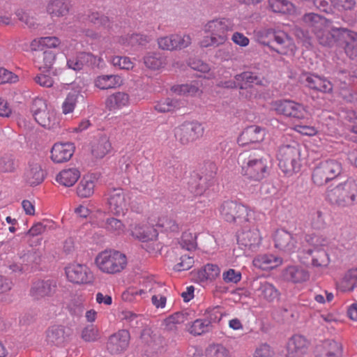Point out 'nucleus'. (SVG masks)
Segmentation results:
<instances>
[{
	"label": "nucleus",
	"mask_w": 357,
	"mask_h": 357,
	"mask_svg": "<svg viewBox=\"0 0 357 357\" xmlns=\"http://www.w3.org/2000/svg\"><path fill=\"white\" fill-rule=\"evenodd\" d=\"M305 84L309 89L324 93H331L333 88L331 81L316 74H307Z\"/></svg>",
	"instance_id": "cd10ccee"
},
{
	"label": "nucleus",
	"mask_w": 357,
	"mask_h": 357,
	"mask_svg": "<svg viewBox=\"0 0 357 357\" xmlns=\"http://www.w3.org/2000/svg\"><path fill=\"white\" fill-rule=\"evenodd\" d=\"M191 40L189 35L172 34L159 38L158 44L163 50L172 51L187 47L191 44Z\"/></svg>",
	"instance_id": "6ab92c4d"
},
{
	"label": "nucleus",
	"mask_w": 357,
	"mask_h": 357,
	"mask_svg": "<svg viewBox=\"0 0 357 357\" xmlns=\"http://www.w3.org/2000/svg\"><path fill=\"white\" fill-rule=\"evenodd\" d=\"M193 264V257L188 255H183L181 257L180 261L174 266V269L176 271H187L192 268Z\"/></svg>",
	"instance_id": "338daca9"
},
{
	"label": "nucleus",
	"mask_w": 357,
	"mask_h": 357,
	"mask_svg": "<svg viewBox=\"0 0 357 357\" xmlns=\"http://www.w3.org/2000/svg\"><path fill=\"white\" fill-rule=\"evenodd\" d=\"M273 241L275 248L282 253L290 255L296 250V240L284 229H277L273 236Z\"/></svg>",
	"instance_id": "f3484780"
},
{
	"label": "nucleus",
	"mask_w": 357,
	"mask_h": 357,
	"mask_svg": "<svg viewBox=\"0 0 357 357\" xmlns=\"http://www.w3.org/2000/svg\"><path fill=\"white\" fill-rule=\"evenodd\" d=\"M112 150L109 137L101 135L95 137L91 143V152L96 158H102Z\"/></svg>",
	"instance_id": "7c9ffc66"
},
{
	"label": "nucleus",
	"mask_w": 357,
	"mask_h": 357,
	"mask_svg": "<svg viewBox=\"0 0 357 357\" xmlns=\"http://www.w3.org/2000/svg\"><path fill=\"white\" fill-rule=\"evenodd\" d=\"M188 321V314L183 312H176L164 321L166 329L172 331L176 328L177 324H181Z\"/></svg>",
	"instance_id": "864d4df0"
},
{
	"label": "nucleus",
	"mask_w": 357,
	"mask_h": 357,
	"mask_svg": "<svg viewBox=\"0 0 357 357\" xmlns=\"http://www.w3.org/2000/svg\"><path fill=\"white\" fill-rule=\"evenodd\" d=\"M262 241L260 231L257 228L243 231L238 236V243L240 245L250 251H256Z\"/></svg>",
	"instance_id": "4be33fe9"
},
{
	"label": "nucleus",
	"mask_w": 357,
	"mask_h": 357,
	"mask_svg": "<svg viewBox=\"0 0 357 357\" xmlns=\"http://www.w3.org/2000/svg\"><path fill=\"white\" fill-rule=\"evenodd\" d=\"M206 357H231L229 351L223 345L213 344L206 350Z\"/></svg>",
	"instance_id": "4d7b16f0"
},
{
	"label": "nucleus",
	"mask_w": 357,
	"mask_h": 357,
	"mask_svg": "<svg viewBox=\"0 0 357 357\" xmlns=\"http://www.w3.org/2000/svg\"><path fill=\"white\" fill-rule=\"evenodd\" d=\"M301 152V145L296 142L280 146L277 158L279 167L284 174L289 176L300 171Z\"/></svg>",
	"instance_id": "39448f33"
},
{
	"label": "nucleus",
	"mask_w": 357,
	"mask_h": 357,
	"mask_svg": "<svg viewBox=\"0 0 357 357\" xmlns=\"http://www.w3.org/2000/svg\"><path fill=\"white\" fill-rule=\"evenodd\" d=\"M70 335V329L62 325H54L47 331V342L53 345L61 346Z\"/></svg>",
	"instance_id": "bb28decb"
},
{
	"label": "nucleus",
	"mask_w": 357,
	"mask_h": 357,
	"mask_svg": "<svg viewBox=\"0 0 357 357\" xmlns=\"http://www.w3.org/2000/svg\"><path fill=\"white\" fill-rule=\"evenodd\" d=\"M235 80L240 89H247L253 84L262 85L263 80L251 72H243L235 76Z\"/></svg>",
	"instance_id": "79ce46f5"
},
{
	"label": "nucleus",
	"mask_w": 357,
	"mask_h": 357,
	"mask_svg": "<svg viewBox=\"0 0 357 357\" xmlns=\"http://www.w3.org/2000/svg\"><path fill=\"white\" fill-rule=\"evenodd\" d=\"M129 341V332L127 330H120L109 337L107 347L111 354H119L128 348Z\"/></svg>",
	"instance_id": "b1692460"
},
{
	"label": "nucleus",
	"mask_w": 357,
	"mask_h": 357,
	"mask_svg": "<svg viewBox=\"0 0 357 357\" xmlns=\"http://www.w3.org/2000/svg\"><path fill=\"white\" fill-rule=\"evenodd\" d=\"M268 7L271 11L290 15L296 13V6L289 0H268Z\"/></svg>",
	"instance_id": "ea45409f"
},
{
	"label": "nucleus",
	"mask_w": 357,
	"mask_h": 357,
	"mask_svg": "<svg viewBox=\"0 0 357 357\" xmlns=\"http://www.w3.org/2000/svg\"><path fill=\"white\" fill-rule=\"evenodd\" d=\"M310 342L303 335H294L289 338L284 350L285 357H303L307 354Z\"/></svg>",
	"instance_id": "dca6fc26"
},
{
	"label": "nucleus",
	"mask_w": 357,
	"mask_h": 357,
	"mask_svg": "<svg viewBox=\"0 0 357 357\" xmlns=\"http://www.w3.org/2000/svg\"><path fill=\"white\" fill-rule=\"evenodd\" d=\"M274 351L272 347L266 344H261L259 345L255 351L253 357H273Z\"/></svg>",
	"instance_id": "774afa93"
},
{
	"label": "nucleus",
	"mask_w": 357,
	"mask_h": 357,
	"mask_svg": "<svg viewBox=\"0 0 357 357\" xmlns=\"http://www.w3.org/2000/svg\"><path fill=\"white\" fill-rule=\"evenodd\" d=\"M342 291H351L357 287V268L349 270L337 284Z\"/></svg>",
	"instance_id": "c03bdc74"
},
{
	"label": "nucleus",
	"mask_w": 357,
	"mask_h": 357,
	"mask_svg": "<svg viewBox=\"0 0 357 357\" xmlns=\"http://www.w3.org/2000/svg\"><path fill=\"white\" fill-rule=\"evenodd\" d=\"M88 20L100 30V33H106L111 28L109 19L97 12L91 13L88 15Z\"/></svg>",
	"instance_id": "49530a36"
},
{
	"label": "nucleus",
	"mask_w": 357,
	"mask_h": 357,
	"mask_svg": "<svg viewBox=\"0 0 357 357\" xmlns=\"http://www.w3.org/2000/svg\"><path fill=\"white\" fill-rule=\"evenodd\" d=\"M112 63L114 66L121 70H130L134 67V63L128 56H116L112 58Z\"/></svg>",
	"instance_id": "052dcab7"
},
{
	"label": "nucleus",
	"mask_w": 357,
	"mask_h": 357,
	"mask_svg": "<svg viewBox=\"0 0 357 357\" xmlns=\"http://www.w3.org/2000/svg\"><path fill=\"white\" fill-rule=\"evenodd\" d=\"M31 112L36 121L45 128H54L59 123L55 111L43 98H36L33 100Z\"/></svg>",
	"instance_id": "9d476101"
},
{
	"label": "nucleus",
	"mask_w": 357,
	"mask_h": 357,
	"mask_svg": "<svg viewBox=\"0 0 357 357\" xmlns=\"http://www.w3.org/2000/svg\"><path fill=\"white\" fill-rule=\"evenodd\" d=\"M56 289V282L53 280H39L33 283L30 294L35 299H40L45 296H51Z\"/></svg>",
	"instance_id": "c85d7f7f"
},
{
	"label": "nucleus",
	"mask_w": 357,
	"mask_h": 357,
	"mask_svg": "<svg viewBox=\"0 0 357 357\" xmlns=\"http://www.w3.org/2000/svg\"><path fill=\"white\" fill-rule=\"evenodd\" d=\"M23 179L26 183L31 186L40 184L44 180V173L40 164L29 162L24 170Z\"/></svg>",
	"instance_id": "2f4dec72"
},
{
	"label": "nucleus",
	"mask_w": 357,
	"mask_h": 357,
	"mask_svg": "<svg viewBox=\"0 0 357 357\" xmlns=\"http://www.w3.org/2000/svg\"><path fill=\"white\" fill-rule=\"evenodd\" d=\"M81 337L85 342H95L99 338V331L93 325L87 326L82 330Z\"/></svg>",
	"instance_id": "e2e57ef3"
},
{
	"label": "nucleus",
	"mask_w": 357,
	"mask_h": 357,
	"mask_svg": "<svg viewBox=\"0 0 357 357\" xmlns=\"http://www.w3.org/2000/svg\"><path fill=\"white\" fill-rule=\"evenodd\" d=\"M65 274L68 281L75 284H92L95 280L92 271L84 264H68L65 267Z\"/></svg>",
	"instance_id": "f8f14e48"
},
{
	"label": "nucleus",
	"mask_w": 357,
	"mask_h": 357,
	"mask_svg": "<svg viewBox=\"0 0 357 357\" xmlns=\"http://www.w3.org/2000/svg\"><path fill=\"white\" fill-rule=\"evenodd\" d=\"M80 95L77 91L68 93L61 105L62 113L65 115L71 114L75 110Z\"/></svg>",
	"instance_id": "3c124183"
},
{
	"label": "nucleus",
	"mask_w": 357,
	"mask_h": 357,
	"mask_svg": "<svg viewBox=\"0 0 357 357\" xmlns=\"http://www.w3.org/2000/svg\"><path fill=\"white\" fill-rule=\"evenodd\" d=\"M102 61V59L100 57H97L91 53L80 52L76 56L68 59L67 66L74 70H79L84 66L98 65Z\"/></svg>",
	"instance_id": "a878e982"
},
{
	"label": "nucleus",
	"mask_w": 357,
	"mask_h": 357,
	"mask_svg": "<svg viewBox=\"0 0 357 357\" xmlns=\"http://www.w3.org/2000/svg\"><path fill=\"white\" fill-rule=\"evenodd\" d=\"M284 279L294 284L303 283L310 278L307 270L301 266L292 265L287 266L282 273Z\"/></svg>",
	"instance_id": "c756f323"
},
{
	"label": "nucleus",
	"mask_w": 357,
	"mask_h": 357,
	"mask_svg": "<svg viewBox=\"0 0 357 357\" xmlns=\"http://www.w3.org/2000/svg\"><path fill=\"white\" fill-rule=\"evenodd\" d=\"M149 220L153 222L154 226L163 229L166 231H178L179 226L176 220L165 213H153Z\"/></svg>",
	"instance_id": "473e14b6"
},
{
	"label": "nucleus",
	"mask_w": 357,
	"mask_h": 357,
	"mask_svg": "<svg viewBox=\"0 0 357 357\" xmlns=\"http://www.w3.org/2000/svg\"><path fill=\"white\" fill-rule=\"evenodd\" d=\"M149 42V38L146 36L141 34H132L131 36L126 37V38H122L120 39L119 43L123 45H135V44L144 45Z\"/></svg>",
	"instance_id": "69168bd1"
},
{
	"label": "nucleus",
	"mask_w": 357,
	"mask_h": 357,
	"mask_svg": "<svg viewBox=\"0 0 357 357\" xmlns=\"http://www.w3.org/2000/svg\"><path fill=\"white\" fill-rule=\"evenodd\" d=\"M95 264L100 271L109 275L121 273L127 266L128 259L125 254L116 250H105L95 258Z\"/></svg>",
	"instance_id": "0eeeda50"
},
{
	"label": "nucleus",
	"mask_w": 357,
	"mask_h": 357,
	"mask_svg": "<svg viewBox=\"0 0 357 357\" xmlns=\"http://www.w3.org/2000/svg\"><path fill=\"white\" fill-rule=\"evenodd\" d=\"M264 130L258 126H251L245 128L239 135L237 142L244 146L250 144L259 143L264 140Z\"/></svg>",
	"instance_id": "393cba45"
},
{
	"label": "nucleus",
	"mask_w": 357,
	"mask_h": 357,
	"mask_svg": "<svg viewBox=\"0 0 357 357\" xmlns=\"http://www.w3.org/2000/svg\"><path fill=\"white\" fill-rule=\"evenodd\" d=\"M304 22L323 46L335 45L344 47L345 53L353 58L357 53V33L346 28H336L331 21L313 13L303 16Z\"/></svg>",
	"instance_id": "f257e3e1"
},
{
	"label": "nucleus",
	"mask_w": 357,
	"mask_h": 357,
	"mask_svg": "<svg viewBox=\"0 0 357 357\" xmlns=\"http://www.w3.org/2000/svg\"><path fill=\"white\" fill-rule=\"evenodd\" d=\"M80 177V172L76 168L64 169L56 177V181L65 187H71Z\"/></svg>",
	"instance_id": "a19ab883"
},
{
	"label": "nucleus",
	"mask_w": 357,
	"mask_h": 357,
	"mask_svg": "<svg viewBox=\"0 0 357 357\" xmlns=\"http://www.w3.org/2000/svg\"><path fill=\"white\" fill-rule=\"evenodd\" d=\"M61 45V40L56 36H45L36 38L30 43L32 52L43 51L45 49H55Z\"/></svg>",
	"instance_id": "e433bc0d"
},
{
	"label": "nucleus",
	"mask_w": 357,
	"mask_h": 357,
	"mask_svg": "<svg viewBox=\"0 0 357 357\" xmlns=\"http://www.w3.org/2000/svg\"><path fill=\"white\" fill-rule=\"evenodd\" d=\"M203 30L207 35L200 40V46L218 47L228 40V33L232 31V24L229 19L218 17L208 21Z\"/></svg>",
	"instance_id": "7ed1b4c3"
},
{
	"label": "nucleus",
	"mask_w": 357,
	"mask_h": 357,
	"mask_svg": "<svg viewBox=\"0 0 357 357\" xmlns=\"http://www.w3.org/2000/svg\"><path fill=\"white\" fill-rule=\"evenodd\" d=\"M343 347L341 342L328 339L318 343L314 350L315 357H342Z\"/></svg>",
	"instance_id": "aec40b11"
},
{
	"label": "nucleus",
	"mask_w": 357,
	"mask_h": 357,
	"mask_svg": "<svg viewBox=\"0 0 357 357\" xmlns=\"http://www.w3.org/2000/svg\"><path fill=\"white\" fill-rule=\"evenodd\" d=\"M271 109L277 114L298 121L308 119L312 116L307 105L290 99L272 101Z\"/></svg>",
	"instance_id": "6e6552de"
},
{
	"label": "nucleus",
	"mask_w": 357,
	"mask_h": 357,
	"mask_svg": "<svg viewBox=\"0 0 357 357\" xmlns=\"http://www.w3.org/2000/svg\"><path fill=\"white\" fill-rule=\"evenodd\" d=\"M220 273V268L215 264H208L199 273V278L202 280H215Z\"/></svg>",
	"instance_id": "6e6d98bb"
},
{
	"label": "nucleus",
	"mask_w": 357,
	"mask_h": 357,
	"mask_svg": "<svg viewBox=\"0 0 357 357\" xmlns=\"http://www.w3.org/2000/svg\"><path fill=\"white\" fill-rule=\"evenodd\" d=\"M105 212L98 210L92 216L91 224L93 227L102 228L116 236L124 234L126 225L122 220L115 217H109L104 220Z\"/></svg>",
	"instance_id": "4468645a"
},
{
	"label": "nucleus",
	"mask_w": 357,
	"mask_h": 357,
	"mask_svg": "<svg viewBox=\"0 0 357 357\" xmlns=\"http://www.w3.org/2000/svg\"><path fill=\"white\" fill-rule=\"evenodd\" d=\"M211 321L204 319H197L187 324L186 328L192 335H200L211 329Z\"/></svg>",
	"instance_id": "de8ad7c7"
},
{
	"label": "nucleus",
	"mask_w": 357,
	"mask_h": 357,
	"mask_svg": "<svg viewBox=\"0 0 357 357\" xmlns=\"http://www.w3.org/2000/svg\"><path fill=\"white\" fill-rule=\"evenodd\" d=\"M274 45L270 50L282 55H294L296 50L295 43L285 32L278 31L273 33Z\"/></svg>",
	"instance_id": "a211bd4d"
},
{
	"label": "nucleus",
	"mask_w": 357,
	"mask_h": 357,
	"mask_svg": "<svg viewBox=\"0 0 357 357\" xmlns=\"http://www.w3.org/2000/svg\"><path fill=\"white\" fill-rule=\"evenodd\" d=\"M75 147L70 142L55 143L51 149V159L55 163L68 161L75 152Z\"/></svg>",
	"instance_id": "5701e85b"
},
{
	"label": "nucleus",
	"mask_w": 357,
	"mask_h": 357,
	"mask_svg": "<svg viewBox=\"0 0 357 357\" xmlns=\"http://www.w3.org/2000/svg\"><path fill=\"white\" fill-rule=\"evenodd\" d=\"M325 199L340 208L353 206L357 201V179L350 177L337 185L328 186L325 192Z\"/></svg>",
	"instance_id": "f03ea898"
},
{
	"label": "nucleus",
	"mask_w": 357,
	"mask_h": 357,
	"mask_svg": "<svg viewBox=\"0 0 357 357\" xmlns=\"http://www.w3.org/2000/svg\"><path fill=\"white\" fill-rule=\"evenodd\" d=\"M96 179L93 175H86L82 177L77 187V194L82 198H87L94 193Z\"/></svg>",
	"instance_id": "58836bf2"
},
{
	"label": "nucleus",
	"mask_w": 357,
	"mask_h": 357,
	"mask_svg": "<svg viewBox=\"0 0 357 357\" xmlns=\"http://www.w3.org/2000/svg\"><path fill=\"white\" fill-rule=\"evenodd\" d=\"M218 211L222 220L229 223L238 225L251 222L255 213L248 206L233 200L224 201L220 205Z\"/></svg>",
	"instance_id": "423d86ee"
},
{
	"label": "nucleus",
	"mask_w": 357,
	"mask_h": 357,
	"mask_svg": "<svg viewBox=\"0 0 357 357\" xmlns=\"http://www.w3.org/2000/svg\"><path fill=\"white\" fill-rule=\"evenodd\" d=\"M259 296L267 301L271 302L278 296V291L271 283L265 282L261 284L258 289Z\"/></svg>",
	"instance_id": "5fc2aeb1"
},
{
	"label": "nucleus",
	"mask_w": 357,
	"mask_h": 357,
	"mask_svg": "<svg viewBox=\"0 0 357 357\" xmlns=\"http://www.w3.org/2000/svg\"><path fill=\"white\" fill-rule=\"evenodd\" d=\"M121 77L114 75L98 76L95 80V86L101 90L115 88L121 84Z\"/></svg>",
	"instance_id": "37998d69"
},
{
	"label": "nucleus",
	"mask_w": 357,
	"mask_h": 357,
	"mask_svg": "<svg viewBox=\"0 0 357 357\" xmlns=\"http://www.w3.org/2000/svg\"><path fill=\"white\" fill-rule=\"evenodd\" d=\"M18 167V162L14 155L4 153L0 156V172L13 173Z\"/></svg>",
	"instance_id": "8fccbe9b"
},
{
	"label": "nucleus",
	"mask_w": 357,
	"mask_h": 357,
	"mask_svg": "<svg viewBox=\"0 0 357 357\" xmlns=\"http://www.w3.org/2000/svg\"><path fill=\"white\" fill-rule=\"evenodd\" d=\"M204 128L197 121L185 122L175 130V137L183 145H188L200 139Z\"/></svg>",
	"instance_id": "ddd939ff"
},
{
	"label": "nucleus",
	"mask_w": 357,
	"mask_h": 357,
	"mask_svg": "<svg viewBox=\"0 0 357 357\" xmlns=\"http://www.w3.org/2000/svg\"><path fill=\"white\" fill-rule=\"evenodd\" d=\"M331 5L340 12L353 10L356 5V0H331Z\"/></svg>",
	"instance_id": "0e129e2a"
},
{
	"label": "nucleus",
	"mask_w": 357,
	"mask_h": 357,
	"mask_svg": "<svg viewBox=\"0 0 357 357\" xmlns=\"http://www.w3.org/2000/svg\"><path fill=\"white\" fill-rule=\"evenodd\" d=\"M239 160L241 174L245 179L259 182L266 177L268 171L266 158L245 152L240 154Z\"/></svg>",
	"instance_id": "20e7f679"
},
{
	"label": "nucleus",
	"mask_w": 357,
	"mask_h": 357,
	"mask_svg": "<svg viewBox=\"0 0 357 357\" xmlns=\"http://www.w3.org/2000/svg\"><path fill=\"white\" fill-rule=\"evenodd\" d=\"M307 242L312 247V249H324L330 244L328 236L324 234H313L306 238Z\"/></svg>",
	"instance_id": "603ef678"
},
{
	"label": "nucleus",
	"mask_w": 357,
	"mask_h": 357,
	"mask_svg": "<svg viewBox=\"0 0 357 357\" xmlns=\"http://www.w3.org/2000/svg\"><path fill=\"white\" fill-rule=\"evenodd\" d=\"M202 83L199 80H195L188 84L174 86L172 89L178 96H196L202 94Z\"/></svg>",
	"instance_id": "4c0bfd02"
},
{
	"label": "nucleus",
	"mask_w": 357,
	"mask_h": 357,
	"mask_svg": "<svg viewBox=\"0 0 357 357\" xmlns=\"http://www.w3.org/2000/svg\"><path fill=\"white\" fill-rule=\"evenodd\" d=\"M342 171V164L335 160L321 161L314 167L312 172V181L318 187L326 185L338 178Z\"/></svg>",
	"instance_id": "1a4fd4ad"
},
{
	"label": "nucleus",
	"mask_w": 357,
	"mask_h": 357,
	"mask_svg": "<svg viewBox=\"0 0 357 357\" xmlns=\"http://www.w3.org/2000/svg\"><path fill=\"white\" fill-rule=\"evenodd\" d=\"M70 6L69 0H51L47 5L46 10L52 19L59 18L69 13Z\"/></svg>",
	"instance_id": "f704fd0d"
},
{
	"label": "nucleus",
	"mask_w": 357,
	"mask_h": 357,
	"mask_svg": "<svg viewBox=\"0 0 357 357\" xmlns=\"http://www.w3.org/2000/svg\"><path fill=\"white\" fill-rule=\"evenodd\" d=\"M307 253L312 257L313 266L326 267L330 263L329 255L324 249H309Z\"/></svg>",
	"instance_id": "a18cd8bd"
},
{
	"label": "nucleus",
	"mask_w": 357,
	"mask_h": 357,
	"mask_svg": "<svg viewBox=\"0 0 357 357\" xmlns=\"http://www.w3.org/2000/svg\"><path fill=\"white\" fill-rule=\"evenodd\" d=\"M130 196L121 188H112L107 193L109 211L114 216H123L128 211Z\"/></svg>",
	"instance_id": "9b49d317"
},
{
	"label": "nucleus",
	"mask_w": 357,
	"mask_h": 357,
	"mask_svg": "<svg viewBox=\"0 0 357 357\" xmlns=\"http://www.w3.org/2000/svg\"><path fill=\"white\" fill-rule=\"evenodd\" d=\"M131 235L142 242H149L158 239V232L154 227L153 222L136 223L130 225Z\"/></svg>",
	"instance_id": "412c9836"
},
{
	"label": "nucleus",
	"mask_w": 357,
	"mask_h": 357,
	"mask_svg": "<svg viewBox=\"0 0 357 357\" xmlns=\"http://www.w3.org/2000/svg\"><path fill=\"white\" fill-rule=\"evenodd\" d=\"M145 66L151 70H158L162 67L164 62L162 59L155 53H149L144 57Z\"/></svg>",
	"instance_id": "bf43d9fd"
},
{
	"label": "nucleus",
	"mask_w": 357,
	"mask_h": 357,
	"mask_svg": "<svg viewBox=\"0 0 357 357\" xmlns=\"http://www.w3.org/2000/svg\"><path fill=\"white\" fill-rule=\"evenodd\" d=\"M181 248L188 251L195 250L197 247V236L195 234L185 231L183 233L180 241Z\"/></svg>",
	"instance_id": "13d9d810"
},
{
	"label": "nucleus",
	"mask_w": 357,
	"mask_h": 357,
	"mask_svg": "<svg viewBox=\"0 0 357 357\" xmlns=\"http://www.w3.org/2000/svg\"><path fill=\"white\" fill-rule=\"evenodd\" d=\"M283 262L281 257L273 255H260L253 259V265L259 269L267 271L280 266Z\"/></svg>",
	"instance_id": "c9c22d12"
},
{
	"label": "nucleus",
	"mask_w": 357,
	"mask_h": 357,
	"mask_svg": "<svg viewBox=\"0 0 357 357\" xmlns=\"http://www.w3.org/2000/svg\"><path fill=\"white\" fill-rule=\"evenodd\" d=\"M164 287L161 283L157 282L151 279L145 280L140 285L139 289L135 288H129L122 294V298L126 301H132L137 296L142 298L152 297L153 294H155L159 290Z\"/></svg>",
	"instance_id": "2eb2a0df"
},
{
	"label": "nucleus",
	"mask_w": 357,
	"mask_h": 357,
	"mask_svg": "<svg viewBox=\"0 0 357 357\" xmlns=\"http://www.w3.org/2000/svg\"><path fill=\"white\" fill-rule=\"evenodd\" d=\"M130 104V96L124 92H116L109 96L105 100L106 108L113 112L128 107Z\"/></svg>",
	"instance_id": "72a5a7b5"
},
{
	"label": "nucleus",
	"mask_w": 357,
	"mask_h": 357,
	"mask_svg": "<svg viewBox=\"0 0 357 357\" xmlns=\"http://www.w3.org/2000/svg\"><path fill=\"white\" fill-rule=\"evenodd\" d=\"M158 290L159 291L155 294L152 295L151 302L156 308H164L167 302L166 295L167 294V289L164 286L162 289Z\"/></svg>",
	"instance_id": "680f3d73"
},
{
	"label": "nucleus",
	"mask_w": 357,
	"mask_h": 357,
	"mask_svg": "<svg viewBox=\"0 0 357 357\" xmlns=\"http://www.w3.org/2000/svg\"><path fill=\"white\" fill-rule=\"evenodd\" d=\"M183 105V102L176 98H166L158 101L155 109L159 112L165 113L174 112Z\"/></svg>",
	"instance_id": "09e8293b"
}]
</instances>
